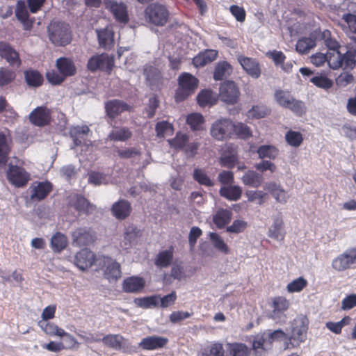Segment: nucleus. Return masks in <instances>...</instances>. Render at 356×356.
Returning <instances> with one entry per match:
<instances>
[{"mask_svg":"<svg viewBox=\"0 0 356 356\" xmlns=\"http://www.w3.org/2000/svg\"><path fill=\"white\" fill-rule=\"evenodd\" d=\"M264 188L265 190L268 191L278 202L282 204L286 202L289 195L280 185L275 182H269L266 183Z\"/></svg>","mask_w":356,"mask_h":356,"instance_id":"nucleus-29","label":"nucleus"},{"mask_svg":"<svg viewBox=\"0 0 356 356\" xmlns=\"http://www.w3.org/2000/svg\"><path fill=\"white\" fill-rule=\"evenodd\" d=\"M88 182L95 186L107 184L106 176L101 172L92 171L89 173Z\"/></svg>","mask_w":356,"mask_h":356,"instance_id":"nucleus-61","label":"nucleus"},{"mask_svg":"<svg viewBox=\"0 0 356 356\" xmlns=\"http://www.w3.org/2000/svg\"><path fill=\"white\" fill-rule=\"evenodd\" d=\"M308 329V319L305 316L296 317L291 324L289 340H293L298 344L305 341Z\"/></svg>","mask_w":356,"mask_h":356,"instance_id":"nucleus-7","label":"nucleus"},{"mask_svg":"<svg viewBox=\"0 0 356 356\" xmlns=\"http://www.w3.org/2000/svg\"><path fill=\"white\" fill-rule=\"evenodd\" d=\"M189 138L186 134L178 132L175 138L169 140L170 145L177 149H183L188 143Z\"/></svg>","mask_w":356,"mask_h":356,"instance_id":"nucleus-51","label":"nucleus"},{"mask_svg":"<svg viewBox=\"0 0 356 356\" xmlns=\"http://www.w3.org/2000/svg\"><path fill=\"white\" fill-rule=\"evenodd\" d=\"M209 236L213 246L216 250L225 254H229L230 250L228 245L218 234L216 232H210Z\"/></svg>","mask_w":356,"mask_h":356,"instance_id":"nucleus-41","label":"nucleus"},{"mask_svg":"<svg viewBox=\"0 0 356 356\" xmlns=\"http://www.w3.org/2000/svg\"><path fill=\"white\" fill-rule=\"evenodd\" d=\"M310 81L316 86L325 90L330 88L333 85L332 80L322 75L315 76L311 78Z\"/></svg>","mask_w":356,"mask_h":356,"instance_id":"nucleus-59","label":"nucleus"},{"mask_svg":"<svg viewBox=\"0 0 356 356\" xmlns=\"http://www.w3.org/2000/svg\"><path fill=\"white\" fill-rule=\"evenodd\" d=\"M257 152L261 159L265 158L275 159L279 154L278 149L273 145H264L260 146Z\"/></svg>","mask_w":356,"mask_h":356,"instance_id":"nucleus-45","label":"nucleus"},{"mask_svg":"<svg viewBox=\"0 0 356 356\" xmlns=\"http://www.w3.org/2000/svg\"><path fill=\"white\" fill-rule=\"evenodd\" d=\"M285 139L289 145L295 147H299L303 140L300 132L291 130L286 132Z\"/></svg>","mask_w":356,"mask_h":356,"instance_id":"nucleus-56","label":"nucleus"},{"mask_svg":"<svg viewBox=\"0 0 356 356\" xmlns=\"http://www.w3.org/2000/svg\"><path fill=\"white\" fill-rule=\"evenodd\" d=\"M76 173L75 167L71 164L64 165L60 169V175L67 181L73 178Z\"/></svg>","mask_w":356,"mask_h":356,"instance_id":"nucleus-64","label":"nucleus"},{"mask_svg":"<svg viewBox=\"0 0 356 356\" xmlns=\"http://www.w3.org/2000/svg\"><path fill=\"white\" fill-rule=\"evenodd\" d=\"M197 100L199 105L202 107L213 105L216 101L211 90H209L201 91L197 97Z\"/></svg>","mask_w":356,"mask_h":356,"instance_id":"nucleus-49","label":"nucleus"},{"mask_svg":"<svg viewBox=\"0 0 356 356\" xmlns=\"http://www.w3.org/2000/svg\"><path fill=\"white\" fill-rule=\"evenodd\" d=\"M275 98L280 106L287 108L293 97L288 92L280 90L275 91Z\"/></svg>","mask_w":356,"mask_h":356,"instance_id":"nucleus-55","label":"nucleus"},{"mask_svg":"<svg viewBox=\"0 0 356 356\" xmlns=\"http://www.w3.org/2000/svg\"><path fill=\"white\" fill-rule=\"evenodd\" d=\"M105 6L114 15L115 19L123 24L129 21V15L127 6L122 2H118L116 0H104Z\"/></svg>","mask_w":356,"mask_h":356,"instance_id":"nucleus-14","label":"nucleus"},{"mask_svg":"<svg viewBox=\"0 0 356 356\" xmlns=\"http://www.w3.org/2000/svg\"><path fill=\"white\" fill-rule=\"evenodd\" d=\"M238 162V156L234 152H224L220 158V163L221 165L233 168Z\"/></svg>","mask_w":356,"mask_h":356,"instance_id":"nucleus-52","label":"nucleus"},{"mask_svg":"<svg viewBox=\"0 0 356 356\" xmlns=\"http://www.w3.org/2000/svg\"><path fill=\"white\" fill-rule=\"evenodd\" d=\"M105 108L108 116L113 119L124 111H130L131 107L122 101L113 99L106 103Z\"/></svg>","mask_w":356,"mask_h":356,"instance_id":"nucleus-21","label":"nucleus"},{"mask_svg":"<svg viewBox=\"0 0 356 356\" xmlns=\"http://www.w3.org/2000/svg\"><path fill=\"white\" fill-rule=\"evenodd\" d=\"M132 136L131 131L127 127H116L108 134V138L113 141H125Z\"/></svg>","mask_w":356,"mask_h":356,"instance_id":"nucleus-40","label":"nucleus"},{"mask_svg":"<svg viewBox=\"0 0 356 356\" xmlns=\"http://www.w3.org/2000/svg\"><path fill=\"white\" fill-rule=\"evenodd\" d=\"M25 79L31 87H38L42 85L43 78L36 70H29L24 72Z\"/></svg>","mask_w":356,"mask_h":356,"instance_id":"nucleus-46","label":"nucleus"},{"mask_svg":"<svg viewBox=\"0 0 356 356\" xmlns=\"http://www.w3.org/2000/svg\"><path fill=\"white\" fill-rule=\"evenodd\" d=\"M138 236L139 230L135 226H128L124 232V238L120 242V247L126 250L130 249L136 243Z\"/></svg>","mask_w":356,"mask_h":356,"instance_id":"nucleus-24","label":"nucleus"},{"mask_svg":"<svg viewBox=\"0 0 356 356\" xmlns=\"http://www.w3.org/2000/svg\"><path fill=\"white\" fill-rule=\"evenodd\" d=\"M247 227V222L242 220H235L233 223L227 227L226 231L229 233L238 234L243 232Z\"/></svg>","mask_w":356,"mask_h":356,"instance_id":"nucleus-62","label":"nucleus"},{"mask_svg":"<svg viewBox=\"0 0 356 356\" xmlns=\"http://www.w3.org/2000/svg\"><path fill=\"white\" fill-rule=\"evenodd\" d=\"M202 356H224L222 345L220 343H214L207 346L202 352Z\"/></svg>","mask_w":356,"mask_h":356,"instance_id":"nucleus-54","label":"nucleus"},{"mask_svg":"<svg viewBox=\"0 0 356 356\" xmlns=\"http://www.w3.org/2000/svg\"><path fill=\"white\" fill-rule=\"evenodd\" d=\"M228 356H250V349L244 343H228Z\"/></svg>","mask_w":356,"mask_h":356,"instance_id":"nucleus-39","label":"nucleus"},{"mask_svg":"<svg viewBox=\"0 0 356 356\" xmlns=\"http://www.w3.org/2000/svg\"><path fill=\"white\" fill-rule=\"evenodd\" d=\"M70 207L74 208L79 215H90L96 209V206L91 204L86 198L81 195H74L69 200Z\"/></svg>","mask_w":356,"mask_h":356,"instance_id":"nucleus-12","label":"nucleus"},{"mask_svg":"<svg viewBox=\"0 0 356 356\" xmlns=\"http://www.w3.org/2000/svg\"><path fill=\"white\" fill-rule=\"evenodd\" d=\"M237 60L242 68L252 78L257 79L261 75V69L256 59L238 55Z\"/></svg>","mask_w":356,"mask_h":356,"instance_id":"nucleus-18","label":"nucleus"},{"mask_svg":"<svg viewBox=\"0 0 356 356\" xmlns=\"http://www.w3.org/2000/svg\"><path fill=\"white\" fill-rule=\"evenodd\" d=\"M220 195L230 201L238 200L242 195V189L240 186L236 185L225 186L220 188Z\"/></svg>","mask_w":356,"mask_h":356,"instance_id":"nucleus-36","label":"nucleus"},{"mask_svg":"<svg viewBox=\"0 0 356 356\" xmlns=\"http://www.w3.org/2000/svg\"><path fill=\"white\" fill-rule=\"evenodd\" d=\"M0 56L12 65L20 64L18 53L6 42H0Z\"/></svg>","mask_w":356,"mask_h":356,"instance_id":"nucleus-30","label":"nucleus"},{"mask_svg":"<svg viewBox=\"0 0 356 356\" xmlns=\"http://www.w3.org/2000/svg\"><path fill=\"white\" fill-rule=\"evenodd\" d=\"M50 243L54 252H60L67 246V241L63 234L58 232L52 236Z\"/></svg>","mask_w":356,"mask_h":356,"instance_id":"nucleus-42","label":"nucleus"},{"mask_svg":"<svg viewBox=\"0 0 356 356\" xmlns=\"http://www.w3.org/2000/svg\"><path fill=\"white\" fill-rule=\"evenodd\" d=\"M155 130L156 131V136L159 138L170 136L173 133L172 125L167 121L157 122Z\"/></svg>","mask_w":356,"mask_h":356,"instance_id":"nucleus-48","label":"nucleus"},{"mask_svg":"<svg viewBox=\"0 0 356 356\" xmlns=\"http://www.w3.org/2000/svg\"><path fill=\"white\" fill-rule=\"evenodd\" d=\"M11 138L8 132L0 133V167L6 165L10 150Z\"/></svg>","mask_w":356,"mask_h":356,"instance_id":"nucleus-26","label":"nucleus"},{"mask_svg":"<svg viewBox=\"0 0 356 356\" xmlns=\"http://www.w3.org/2000/svg\"><path fill=\"white\" fill-rule=\"evenodd\" d=\"M356 264V248H350L332 260V266L337 271L349 269Z\"/></svg>","mask_w":356,"mask_h":356,"instance_id":"nucleus-9","label":"nucleus"},{"mask_svg":"<svg viewBox=\"0 0 356 356\" xmlns=\"http://www.w3.org/2000/svg\"><path fill=\"white\" fill-rule=\"evenodd\" d=\"M170 13L165 5L154 3L145 10V18L147 22L157 26H163L168 22Z\"/></svg>","mask_w":356,"mask_h":356,"instance_id":"nucleus-2","label":"nucleus"},{"mask_svg":"<svg viewBox=\"0 0 356 356\" xmlns=\"http://www.w3.org/2000/svg\"><path fill=\"white\" fill-rule=\"evenodd\" d=\"M96 262L95 254L86 249H82L75 255L74 264L81 270L90 268L94 262Z\"/></svg>","mask_w":356,"mask_h":356,"instance_id":"nucleus-19","label":"nucleus"},{"mask_svg":"<svg viewBox=\"0 0 356 356\" xmlns=\"http://www.w3.org/2000/svg\"><path fill=\"white\" fill-rule=\"evenodd\" d=\"M8 181L17 187L25 186L30 179V175L22 167L10 163L7 171Z\"/></svg>","mask_w":356,"mask_h":356,"instance_id":"nucleus-10","label":"nucleus"},{"mask_svg":"<svg viewBox=\"0 0 356 356\" xmlns=\"http://www.w3.org/2000/svg\"><path fill=\"white\" fill-rule=\"evenodd\" d=\"M193 175V179L201 185L209 187L214 185L213 181H212L207 173L202 169H195Z\"/></svg>","mask_w":356,"mask_h":356,"instance_id":"nucleus-50","label":"nucleus"},{"mask_svg":"<svg viewBox=\"0 0 356 356\" xmlns=\"http://www.w3.org/2000/svg\"><path fill=\"white\" fill-rule=\"evenodd\" d=\"M97 33L99 46L105 49H111L115 44L114 40V31L112 27L106 26L104 29H97L95 30Z\"/></svg>","mask_w":356,"mask_h":356,"instance_id":"nucleus-17","label":"nucleus"},{"mask_svg":"<svg viewBox=\"0 0 356 356\" xmlns=\"http://www.w3.org/2000/svg\"><path fill=\"white\" fill-rule=\"evenodd\" d=\"M30 197L32 200L40 201L44 199L51 190V185L48 182H39L30 188Z\"/></svg>","mask_w":356,"mask_h":356,"instance_id":"nucleus-27","label":"nucleus"},{"mask_svg":"<svg viewBox=\"0 0 356 356\" xmlns=\"http://www.w3.org/2000/svg\"><path fill=\"white\" fill-rule=\"evenodd\" d=\"M15 76L14 71L6 67H0V87L10 83L15 79Z\"/></svg>","mask_w":356,"mask_h":356,"instance_id":"nucleus-57","label":"nucleus"},{"mask_svg":"<svg viewBox=\"0 0 356 356\" xmlns=\"http://www.w3.org/2000/svg\"><path fill=\"white\" fill-rule=\"evenodd\" d=\"M15 15L18 20H24L29 17L26 5L24 1H17L15 8Z\"/></svg>","mask_w":356,"mask_h":356,"instance_id":"nucleus-63","label":"nucleus"},{"mask_svg":"<svg viewBox=\"0 0 356 356\" xmlns=\"http://www.w3.org/2000/svg\"><path fill=\"white\" fill-rule=\"evenodd\" d=\"M232 71L231 65L226 61L220 62L217 64L213 73L215 80H222L228 76Z\"/></svg>","mask_w":356,"mask_h":356,"instance_id":"nucleus-43","label":"nucleus"},{"mask_svg":"<svg viewBox=\"0 0 356 356\" xmlns=\"http://www.w3.org/2000/svg\"><path fill=\"white\" fill-rule=\"evenodd\" d=\"M114 65V58L108 54L103 53L92 56L89 58L87 68L94 72L97 70L106 71L110 73Z\"/></svg>","mask_w":356,"mask_h":356,"instance_id":"nucleus-6","label":"nucleus"},{"mask_svg":"<svg viewBox=\"0 0 356 356\" xmlns=\"http://www.w3.org/2000/svg\"><path fill=\"white\" fill-rule=\"evenodd\" d=\"M286 108L290 109L295 115L298 116H302L306 113L307 106L305 104L300 101L293 98V101L290 102V104Z\"/></svg>","mask_w":356,"mask_h":356,"instance_id":"nucleus-58","label":"nucleus"},{"mask_svg":"<svg viewBox=\"0 0 356 356\" xmlns=\"http://www.w3.org/2000/svg\"><path fill=\"white\" fill-rule=\"evenodd\" d=\"M268 236L277 241L284 239L285 236L284 222L280 217L277 216L274 218L273 225L268 229Z\"/></svg>","mask_w":356,"mask_h":356,"instance_id":"nucleus-32","label":"nucleus"},{"mask_svg":"<svg viewBox=\"0 0 356 356\" xmlns=\"http://www.w3.org/2000/svg\"><path fill=\"white\" fill-rule=\"evenodd\" d=\"M316 34L317 39L323 41V44L328 49V51H332L341 48L337 40L332 36L330 31L326 29L323 31L316 32Z\"/></svg>","mask_w":356,"mask_h":356,"instance_id":"nucleus-37","label":"nucleus"},{"mask_svg":"<svg viewBox=\"0 0 356 356\" xmlns=\"http://www.w3.org/2000/svg\"><path fill=\"white\" fill-rule=\"evenodd\" d=\"M96 263L104 270V276L108 280H117L121 276L120 265L111 257L101 256Z\"/></svg>","mask_w":356,"mask_h":356,"instance_id":"nucleus-8","label":"nucleus"},{"mask_svg":"<svg viewBox=\"0 0 356 356\" xmlns=\"http://www.w3.org/2000/svg\"><path fill=\"white\" fill-rule=\"evenodd\" d=\"M40 327L47 334L50 336H58L61 337L65 334V330L58 327L56 325L49 323L45 321H40L38 322Z\"/></svg>","mask_w":356,"mask_h":356,"instance_id":"nucleus-44","label":"nucleus"},{"mask_svg":"<svg viewBox=\"0 0 356 356\" xmlns=\"http://www.w3.org/2000/svg\"><path fill=\"white\" fill-rule=\"evenodd\" d=\"M316 32L312 33L309 37H303L298 40L296 45V51L301 54H306L316 44Z\"/></svg>","mask_w":356,"mask_h":356,"instance_id":"nucleus-28","label":"nucleus"},{"mask_svg":"<svg viewBox=\"0 0 356 356\" xmlns=\"http://www.w3.org/2000/svg\"><path fill=\"white\" fill-rule=\"evenodd\" d=\"M307 285V280L302 277H298L288 284L286 289L289 292H300Z\"/></svg>","mask_w":356,"mask_h":356,"instance_id":"nucleus-60","label":"nucleus"},{"mask_svg":"<svg viewBox=\"0 0 356 356\" xmlns=\"http://www.w3.org/2000/svg\"><path fill=\"white\" fill-rule=\"evenodd\" d=\"M145 283L141 277H130L124 280L123 290L128 293H136L143 289Z\"/></svg>","mask_w":356,"mask_h":356,"instance_id":"nucleus-35","label":"nucleus"},{"mask_svg":"<svg viewBox=\"0 0 356 356\" xmlns=\"http://www.w3.org/2000/svg\"><path fill=\"white\" fill-rule=\"evenodd\" d=\"M101 341L106 346L116 350H124L129 346L128 341L120 334H107Z\"/></svg>","mask_w":356,"mask_h":356,"instance_id":"nucleus-20","label":"nucleus"},{"mask_svg":"<svg viewBox=\"0 0 356 356\" xmlns=\"http://www.w3.org/2000/svg\"><path fill=\"white\" fill-rule=\"evenodd\" d=\"M233 135L241 139H248L252 136V131L249 127L243 122H233Z\"/></svg>","mask_w":356,"mask_h":356,"instance_id":"nucleus-47","label":"nucleus"},{"mask_svg":"<svg viewBox=\"0 0 356 356\" xmlns=\"http://www.w3.org/2000/svg\"><path fill=\"white\" fill-rule=\"evenodd\" d=\"M241 179L244 185L253 188L259 187L264 181L262 175L250 170L244 172Z\"/></svg>","mask_w":356,"mask_h":356,"instance_id":"nucleus-31","label":"nucleus"},{"mask_svg":"<svg viewBox=\"0 0 356 356\" xmlns=\"http://www.w3.org/2000/svg\"><path fill=\"white\" fill-rule=\"evenodd\" d=\"M179 87L176 90V102H182L194 92L197 88L198 80L189 73H183L178 79Z\"/></svg>","mask_w":356,"mask_h":356,"instance_id":"nucleus-3","label":"nucleus"},{"mask_svg":"<svg viewBox=\"0 0 356 356\" xmlns=\"http://www.w3.org/2000/svg\"><path fill=\"white\" fill-rule=\"evenodd\" d=\"M168 341L167 338L159 336H151L143 338L139 343V346L144 350H154L163 348Z\"/></svg>","mask_w":356,"mask_h":356,"instance_id":"nucleus-25","label":"nucleus"},{"mask_svg":"<svg viewBox=\"0 0 356 356\" xmlns=\"http://www.w3.org/2000/svg\"><path fill=\"white\" fill-rule=\"evenodd\" d=\"M29 120L35 126H46L51 121V111L46 106H38L29 114Z\"/></svg>","mask_w":356,"mask_h":356,"instance_id":"nucleus-16","label":"nucleus"},{"mask_svg":"<svg viewBox=\"0 0 356 356\" xmlns=\"http://www.w3.org/2000/svg\"><path fill=\"white\" fill-rule=\"evenodd\" d=\"M173 260V249L165 250L160 252L155 259V265L159 268L168 267Z\"/></svg>","mask_w":356,"mask_h":356,"instance_id":"nucleus-38","label":"nucleus"},{"mask_svg":"<svg viewBox=\"0 0 356 356\" xmlns=\"http://www.w3.org/2000/svg\"><path fill=\"white\" fill-rule=\"evenodd\" d=\"M186 122L193 130H200L204 118L200 113H194L188 115Z\"/></svg>","mask_w":356,"mask_h":356,"instance_id":"nucleus-53","label":"nucleus"},{"mask_svg":"<svg viewBox=\"0 0 356 356\" xmlns=\"http://www.w3.org/2000/svg\"><path fill=\"white\" fill-rule=\"evenodd\" d=\"M73 244L78 246H85L91 244L95 238V232L88 227L76 229L72 234Z\"/></svg>","mask_w":356,"mask_h":356,"instance_id":"nucleus-15","label":"nucleus"},{"mask_svg":"<svg viewBox=\"0 0 356 356\" xmlns=\"http://www.w3.org/2000/svg\"><path fill=\"white\" fill-rule=\"evenodd\" d=\"M131 211L130 203L124 200H120L115 202L111 207L112 214L118 220L127 218L130 215Z\"/></svg>","mask_w":356,"mask_h":356,"instance_id":"nucleus-23","label":"nucleus"},{"mask_svg":"<svg viewBox=\"0 0 356 356\" xmlns=\"http://www.w3.org/2000/svg\"><path fill=\"white\" fill-rule=\"evenodd\" d=\"M48 35L50 41L56 46H65L72 40L69 25L60 21H52L49 24Z\"/></svg>","mask_w":356,"mask_h":356,"instance_id":"nucleus-1","label":"nucleus"},{"mask_svg":"<svg viewBox=\"0 0 356 356\" xmlns=\"http://www.w3.org/2000/svg\"><path fill=\"white\" fill-rule=\"evenodd\" d=\"M218 55V51L213 49L206 50L200 53L193 59V64L196 67H203L213 61Z\"/></svg>","mask_w":356,"mask_h":356,"instance_id":"nucleus-34","label":"nucleus"},{"mask_svg":"<svg viewBox=\"0 0 356 356\" xmlns=\"http://www.w3.org/2000/svg\"><path fill=\"white\" fill-rule=\"evenodd\" d=\"M351 56V51H346L345 53L342 52V48L327 51V63L330 68L337 70L340 67L348 68L346 65V61L348 57Z\"/></svg>","mask_w":356,"mask_h":356,"instance_id":"nucleus-13","label":"nucleus"},{"mask_svg":"<svg viewBox=\"0 0 356 356\" xmlns=\"http://www.w3.org/2000/svg\"><path fill=\"white\" fill-rule=\"evenodd\" d=\"M272 307L273 309L270 314V317L276 323H284L286 320L285 312L289 307V300L283 296L275 297L272 300Z\"/></svg>","mask_w":356,"mask_h":356,"instance_id":"nucleus-11","label":"nucleus"},{"mask_svg":"<svg viewBox=\"0 0 356 356\" xmlns=\"http://www.w3.org/2000/svg\"><path fill=\"white\" fill-rule=\"evenodd\" d=\"M232 212L225 209H218L213 216V222L218 229L224 228L231 221Z\"/></svg>","mask_w":356,"mask_h":356,"instance_id":"nucleus-33","label":"nucleus"},{"mask_svg":"<svg viewBox=\"0 0 356 356\" xmlns=\"http://www.w3.org/2000/svg\"><path fill=\"white\" fill-rule=\"evenodd\" d=\"M240 95V90L235 82L226 81L221 83L219 98L222 102L228 105H234L238 102Z\"/></svg>","mask_w":356,"mask_h":356,"instance_id":"nucleus-5","label":"nucleus"},{"mask_svg":"<svg viewBox=\"0 0 356 356\" xmlns=\"http://www.w3.org/2000/svg\"><path fill=\"white\" fill-rule=\"evenodd\" d=\"M233 122L226 118H220L213 122L210 128L211 136L217 140L231 138L233 136Z\"/></svg>","mask_w":356,"mask_h":356,"instance_id":"nucleus-4","label":"nucleus"},{"mask_svg":"<svg viewBox=\"0 0 356 356\" xmlns=\"http://www.w3.org/2000/svg\"><path fill=\"white\" fill-rule=\"evenodd\" d=\"M56 66L65 78L74 76L76 72V68L74 62L65 57H60L56 61Z\"/></svg>","mask_w":356,"mask_h":356,"instance_id":"nucleus-22","label":"nucleus"}]
</instances>
